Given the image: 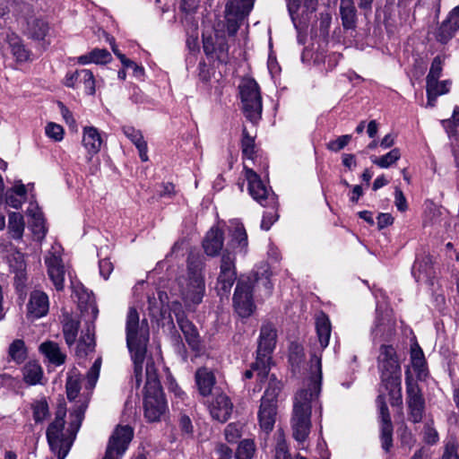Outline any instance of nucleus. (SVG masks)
<instances>
[{
    "instance_id": "nucleus-12",
    "label": "nucleus",
    "mask_w": 459,
    "mask_h": 459,
    "mask_svg": "<svg viewBox=\"0 0 459 459\" xmlns=\"http://www.w3.org/2000/svg\"><path fill=\"white\" fill-rule=\"evenodd\" d=\"M235 256L229 251L222 254L216 290L220 296H228L236 281Z\"/></svg>"
},
{
    "instance_id": "nucleus-8",
    "label": "nucleus",
    "mask_w": 459,
    "mask_h": 459,
    "mask_svg": "<svg viewBox=\"0 0 459 459\" xmlns=\"http://www.w3.org/2000/svg\"><path fill=\"white\" fill-rule=\"evenodd\" d=\"M247 189L252 198L264 207L275 208L278 205L277 196L271 187H268L260 176L252 169L244 168Z\"/></svg>"
},
{
    "instance_id": "nucleus-48",
    "label": "nucleus",
    "mask_w": 459,
    "mask_h": 459,
    "mask_svg": "<svg viewBox=\"0 0 459 459\" xmlns=\"http://www.w3.org/2000/svg\"><path fill=\"white\" fill-rule=\"evenodd\" d=\"M241 150L245 158L253 159L255 154V139L249 135L246 127L242 130Z\"/></svg>"
},
{
    "instance_id": "nucleus-42",
    "label": "nucleus",
    "mask_w": 459,
    "mask_h": 459,
    "mask_svg": "<svg viewBox=\"0 0 459 459\" xmlns=\"http://www.w3.org/2000/svg\"><path fill=\"white\" fill-rule=\"evenodd\" d=\"M88 403L87 401H78L75 403V407L70 413L71 417V428L72 429L77 431L81 427L82 421L84 418V413L87 409Z\"/></svg>"
},
{
    "instance_id": "nucleus-29",
    "label": "nucleus",
    "mask_w": 459,
    "mask_h": 459,
    "mask_svg": "<svg viewBox=\"0 0 459 459\" xmlns=\"http://www.w3.org/2000/svg\"><path fill=\"white\" fill-rule=\"evenodd\" d=\"M124 134L135 145L139 152L140 159L142 161L148 160L147 155V143L143 139V136L140 130L135 129L130 126H125L122 127Z\"/></svg>"
},
{
    "instance_id": "nucleus-47",
    "label": "nucleus",
    "mask_w": 459,
    "mask_h": 459,
    "mask_svg": "<svg viewBox=\"0 0 459 459\" xmlns=\"http://www.w3.org/2000/svg\"><path fill=\"white\" fill-rule=\"evenodd\" d=\"M411 359L414 370L417 371L419 375H421V373L424 371L425 358L422 350L418 344H415V346L411 347Z\"/></svg>"
},
{
    "instance_id": "nucleus-55",
    "label": "nucleus",
    "mask_w": 459,
    "mask_h": 459,
    "mask_svg": "<svg viewBox=\"0 0 459 459\" xmlns=\"http://www.w3.org/2000/svg\"><path fill=\"white\" fill-rule=\"evenodd\" d=\"M45 132L49 138L56 142L61 141L64 137L63 127L56 123H48L46 126Z\"/></svg>"
},
{
    "instance_id": "nucleus-13",
    "label": "nucleus",
    "mask_w": 459,
    "mask_h": 459,
    "mask_svg": "<svg viewBox=\"0 0 459 459\" xmlns=\"http://www.w3.org/2000/svg\"><path fill=\"white\" fill-rule=\"evenodd\" d=\"M253 284L249 278H240L238 281L233 304L237 313L242 317L249 316L254 310Z\"/></svg>"
},
{
    "instance_id": "nucleus-46",
    "label": "nucleus",
    "mask_w": 459,
    "mask_h": 459,
    "mask_svg": "<svg viewBox=\"0 0 459 459\" xmlns=\"http://www.w3.org/2000/svg\"><path fill=\"white\" fill-rule=\"evenodd\" d=\"M245 425L241 422H232L224 429L225 438L229 443H236L243 435Z\"/></svg>"
},
{
    "instance_id": "nucleus-24",
    "label": "nucleus",
    "mask_w": 459,
    "mask_h": 459,
    "mask_svg": "<svg viewBox=\"0 0 459 459\" xmlns=\"http://www.w3.org/2000/svg\"><path fill=\"white\" fill-rule=\"evenodd\" d=\"M195 378L199 394L204 397L210 395L216 383L214 374L207 368H200L196 370Z\"/></svg>"
},
{
    "instance_id": "nucleus-7",
    "label": "nucleus",
    "mask_w": 459,
    "mask_h": 459,
    "mask_svg": "<svg viewBox=\"0 0 459 459\" xmlns=\"http://www.w3.org/2000/svg\"><path fill=\"white\" fill-rule=\"evenodd\" d=\"M276 343V330L274 326L266 323L261 327L256 359L253 363L254 368H260V374H266L271 369V354Z\"/></svg>"
},
{
    "instance_id": "nucleus-34",
    "label": "nucleus",
    "mask_w": 459,
    "mask_h": 459,
    "mask_svg": "<svg viewBox=\"0 0 459 459\" xmlns=\"http://www.w3.org/2000/svg\"><path fill=\"white\" fill-rule=\"evenodd\" d=\"M23 380L29 385L40 383L43 377L41 366L36 361H29L22 369Z\"/></svg>"
},
{
    "instance_id": "nucleus-9",
    "label": "nucleus",
    "mask_w": 459,
    "mask_h": 459,
    "mask_svg": "<svg viewBox=\"0 0 459 459\" xmlns=\"http://www.w3.org/2000/svg\"><path fill=\"white\" fill-rule=\"evenodd\" d=\"M255 0H227L224 18L230 36H234L244 19L253 9Z\"/></svg>"
},
{
    "instance_id": "nucleus-20",
    "label": "nucleus",
    "mask_w": 459,
    "mask_h": 459,
    "mask_svg": "<svg viewBox=\"0 0 459 459\" xmlns=\"http://www.w3.org/2000/svg\"><path fill=\"white\" fill-rule=\"evenodd\" d=\"M223 244V231L215 227L210 229L203 240L204 250L210 256H217L221 251Z\"/></svg>"
},
{
    "instance_id": "nucleus-23",
    "label": "nucleus",
    "mask_w": 459,
    "mask_h": 459,
    "mask_svg": "<svg viewBox=\"0 0 459 459\" xmlns=\"http://www.w3.org/2000/svg\"><path fill=\"white\" fill-rule=\"evenodd\" d=\"M82 145L88 152V160H91L101 147L102 139L99 130L94 126H85L82 134Z\"/></svg>"
},
{
    "instance_id": "nucleus-18",
    "label": "nucleus",
    "mask_w": 459,
    "mask_h": 459,
    "mask_svg": "<svg viewBox=\"0 0 459 459\" xmlns=\"http://www.w3.org/2000/svg\"><path fill=\"white\" fill-rule=\"evenodd\" d=\"M45 264L48 268V274L56 290H62L65 282V269L62 259L59 255L50 253L46 256Z\"/></svg>"
},
{
    "instance_id": "nucleus-30",
    "label": "nucleus",
    "mask_w": 459,
    "mask_h": 459,
    "mask_svg": "<svg viewBox=\"0 0 459 459\" xmlns=\"http://www.w3.org/2000/svg\"><path fill=\"white\" fill-rule=\"evenodd\" d=\"M39 351L48 358L50 363L60 366L65 361V354L61 351L59 345L52 341L44 342L39 346Z\"/></svg>"
},
{
    "instance_id": "nucleus-28",
    "label": "nucleus",
    "mask_w": 459,
    "mask_h": 459,
    "mask_svg": "<svg viewBox=\"0 0 459 459\" xmlns=\"http://www.w3.org/2000/svg\"><path fill=\"white\" fill-rule=\"evenodd\" d=\"M340 14L344 29L351 30L356 27L357 10L353 0H340Z\"/></svg>"
},
{
    "instance_id": "nucleus-61",
    "label": "nucleus",
    "mask_w": 459,
    "mask_h": 459,
    "mask_svg": "<svg viewBox=\"0 0 459 459\" xmlns=\"http://www.w3.org/2000/svg\"><path fill=\"white\" fill-rule=\"evenodd\" d=\"M421 273H424L426 276H429L431 274V267L428 265L426 262L423 265V261H416L412 267V273L417 280H420Z\"/></svg>"
},
{
    "instance_id": "nucleus-17",
    "label": "nucleus",
    "mask_w": 459,
    "mask_h": 459,
    "mask_svg": "<svg viewBox=\"0 0 459 459\" xmlns=\"http://www.w3.org/2000/svg\"><path fill=\"white\" fill-rule=\"evenodd\" d=\"M48 296L42 290H33L27 305L28 316L33 319L40 318L48 314Z\"/></svg>"
},
{
    "instance_id": "nucleus-5",
    "label": "nucleus",
    "mask_w": 459,
    "mask_h": 459,
    "mask_svg": "<svg viewBox=\"0 0 459 459\" xmlns=\"http://www.w3.org/2000/svg\"><path fill=\"white\" fill-rule=\"evenodd\" d=\"M238 88L244 115L251 123L256 124L261 119L263 110L259 86L254 79L245 78Z\"/></svg>"
},
{
    "instance_id": "nucleus-64",
    "label": "nucleus",
    "mask_w": 459,
    "mask_h": 459,
    "mask_svg": "<svg viewBox=\"0 0 459 459\" xmlns=\"http://www.w3.org/2000/svg\"><path fill=\"white\" fill-rule=\"evenodd\" d=\"M424 440L430 445L435 444L438 440L437 430L428 423L424 426Z\"/></svg>"
},
{
    "instance_id": "nucleus-11",
    "label": "nucleus",
    "mask_w": 459,
    "mask_h": 459,
    "mask_svg": "<svg viewBox=\"0 0 459 459\" xmlns=\"http://www.w3.org/2000/svg\"><path fill=\"white\" fill-rule=\"evenodd\" d=\"M286 4L294 27L303 30L316 10L317 0H286Z\"/></svg>"
},
{
    "instance_id": "nucleus-27",
    "label": "nucleus",
    "mask_w": 459,
    "mask_h": 459,
    "mask_svg": "<svg viewBox=\"0 0 459 459\" xmlns=\"http://www.w3.org/2000/svg\"><path fill=\"white\" fill-rule=\"evenodd\" d=\"M316 330L320 344V350L323 351L329 344L332 331L330 319L325 313H321L316 316Z\"/></svg>"
},
{
    "instance_id": "nucleus-43",
    "label": "nucleus",
    "mask_w": 459,
    "mask_h": 459,
    "mask_svg": "<svg viewBox=\"0 0 459 459\" xmlns=\"http://www.w3.org/2000/svg\"><path fill=\"white\" fill-rule=\"evenodd\" d=\"M8 354L16 363H22L27 355L24 342L20 339L14 340L9 346Z\"/></svg>"
},
{
    "instance_id": "nucleus-19",
    "label": "nucleus",
    "mask_w": 459,
    "mask_h": 459,
    "mask_svg": "<svg viewBox=\"0 0 459 459\" xmlns=\"http://www.w3.org/2000/svg\"><path fill=\"white\" fill-rule=\"evenodd\" d=\"M232 409L233 405L230 398L224 394H217L209 405L211 416L220 422H225L229 420Z\"/></svg>"
},
{
    "instance_id": "nucleus-1",
    "label": "nucleus",
    "mask_w": 459,
    "mask_h": 459,
    "mask_svg": "<svg viewBox=\"0 0 459 459\" xmlns=\"http://www.w3.org/2000/svg\"><path fill=\"white\" fill-rule=\"evenodd\" d=\"M322 385L321 356L314 353L310 359V376L297 391L293 400L290 428L293 438L299 444L304 443L311 430L312 410L317 415L319 424L322 420L323 406L320 401Z\"/></svg>"
},
{
    "instance_id": "nucleus-35",
    "label": "nucleus",
    "mask_w": 459,
    "mask_h": 459,
    "mask_svg": "<svg viewBox=\"0 0 459 459\" xmlns=\"http://www.w3.org/2000/svg\"><path fill=\"white\" fill-rule=\"evenodd\" d=\"M25 222L23 216L19 212H11L8 217V231L14 239H21L23 235Z\"/></svg>"
},
{
    "instance_id": "nucleus-53",
    "label": "nucleus",
    "mask_w": 459,
    "mask_h": 459,
    "mask_svg": "<svg viewBox=\"0 0 459 459\" xmlns=\"http://www.w3.org/2000/svg\"><path fill=\"white\" fill-rule=\"evenodd\" d=\"M178 427L182 435L192 436L194 433V425L191 418L185 412H180L178 415Z\"/></svg>"
},
{
    "instance_id": "nucleus-41",
    "label": "nucleus",
    "mask_w": 459,
    "mask_h": 459,
    "mask_svg": "<svg viewBox=\"0 0 459 459\" xmlns=\"http://www.w3.org/2000/svg\"><path fill=\"white\" fill-rule=\"evenodd\" d=\"M401 158V152L398 148L391 150L386 154L381 157H371V161L382 169H387L394 164Z\"/></svg>"
},
{
    "instance_id": "nucleus-40",
    "label": "nucleus",
    "mask_w": 459,
    "mask_h": 459,
    "mask_svg": "<svg viewBox=\"0 0 459 459\" xmlns=\"http://www.w3.org/2000/svg\"><path fill=\"white\" fill-rule=\"evenodd\" d=\"M256 450L255 443L252 438H245L238 443L236 450V459H252Z\"/></svg>"
},
{
    "instance_id": "nucleus-10",
    "label": "nucleus",
    "mask_w": 459,
    "mask_h": 459,
    "mask_svg": "<svg viewBox=\"0 0 459 459\" xmlns=\"http://www.w3.org/2000/svg\"><path fill=\"white\" fill-rule=\"evenodd\" d=\"M134 437V429L128 426L118 425L108 439L103 459H121Z\"/></svg>"
},
{
    "instance_id": "nucleus-58",
    "label": "nucleus",
    "mask_w": 459,
    "mask_h": 459,
    "mask_svg": "<svg viewBox=\"0 0 459 459\" xmlns=\"http://www.w3.org/2000/svg\"><path fill=\"white\" fill-rule=\"evenodd\" d=\"M381 370L389 376H393L400 371V366L396 357L379 365Z\"/></svg>"
},
{
    "instance_id": "nucleus-60",
    "label": "nucleus",
    "mask_w": 459,
    "mask_h": 459,
    "mask_svg": "<svg viewBox=\"0 0 459 459\" xmlns=\"http://www.w3.org/2000/svg\"><path fill=\"white\" fill-rule=\"evenodd\" d=\"M118 59L126 68H131L134 70V73L136 76H141L143 74V68L139 66L135 62L127 58L124 54L118 55Z\"/></svg>"
},
{
    "instance_id": "nucleus-25",
    "label": "nucleus",
    "mask_w": 459,
    "mask_h": 459,
    "mask_svg": "<svg viewBox=\"0 0 459 459\" xmlns=\"http://www.w3.org/2000/svg\"><path fill=\"white\" fill-rule=\"evenodd\" d=\"M48 24L40 18L34 16L26 20V27L23 29L24 33L30 39L40 40L43 39L48 32Z\"/></svg>"
},
{
    "instance_id": "nucleus-50",
    "label": "nucleus",
    "mask_w": 459,
    "mask_h": 459,
    "mask_svg": "<svg viewBox=\"0 0 459 459\" xmlns=\"http://www.w3.org/2000/svg\"><path fill=\"white\" fill-rule=\"evenodd\" d=\"M67 398L72 401L74 400L81 390V380L76 375L69 376L65 384Z\"/></svg>"
},
{
    "instance_id": "nucleus-54",
    "label": "nucleus",
    "mask_w": 459,
    "mask_h": 459,
    "mask_svg": "<svg viewBox=\"0 0 459 459\" xmlns=\"http://www.w3.org/2000/svg\"><path fill=\"white\" fill-rule=\"evenodd\" d=\"M278 205L275 208H271L272 211L266 212L263 215L261 221V229L264 230H269L275 221H277L279 215L277 213Z\"/></svg>"
},
{
    "instance_id": "nucleus-21",
    "label": "nucleus",
    "mask_w": 459,
    "mask_h": 459,
    "mask_svg": "<svg viewBox=\"0 0 459 459\" xmlns=\"http://www.w3.org/2000/svg\"><path fill=\"white\" fill-rule=\"evenodd\" d=\"M277 404L270 403L265 400H261L258 411V420L262 430L269 433L273 430L276 420Z\"/></svg>"
},
{
    "instance_id": "nucleus-22",
    "label": "nucleus",
    "mask_w": 459,
    "mask_h": 459,
    "mask_svg": "<svg viewBox=\"0 0 459 459\" xmlns=\"http://www.w3.org/2000/svg\"><path fill=\"white\" fill-rule=\"evenodd\" d=\"M451 84L450 80L426 82L427 107H435L437 97L448 93Z\"/></svg>"
},
{
    "instance_id": "nucleus-37",
    "label": "nucleus",
    "mask_w": 459,
    "mask_h": 459,
    "mask_svg": "<svg viewBox=\"0 0 459 459\" xmlns=\"http://www.w3.org/2000/svg\"><path fill=\"white\" fill-rule=\"evenodd\" d=\"M30 408L36 423L43 422L49 416V406L45 396L33 400Z\"/></svg>"
},
{
    "instance_id": "nucleus-26",
    "label": "nucleus",
    "mask_w": 459,
    "mask_h": 459,
    "mask_svg": "<svg viewBox=\"0 0 459 459\" xmlns=\"http://www.w3.org/2000/svg\"><path fill=\"white\" fill-rule=\"evenodd\" d=\"M63 317V334L66 344L72 346L77 339L80 321L68 312L64 313Z\"/></svg>"
},
{
    "instance_id": "nucleus-16",
    "label": "nucleus",
    "mask_w": 459,
    "mask_h": 459,
    "mask_svg": "<svg viewBox=\"0 0 459 459\" xmlns=\"http://www.w3.org/2000/svg\"><path fill=\"white\" fill-rule=\"evenodd\" d=\"M376 403L379 414L378 418L381 446L385 452H389L393 446L394 426L384 395H378L377 397Z\"/></svg>"
},
{
    "instance_id": "nucleus-45",
    "label": "nucleus",
    "mask_w": 459,
    "mask_h": 459,
    "mask_svg": "<svg viewBox=\"0 0 459 459\" xmlns=\"http://www.w3.org/2000/svg\"><path fill=\"white\" fill-rule=\"evenodd\" d=\"M281 390V383L276 379V377L272 375L270 378V382L268 387L266 388L264 396L261 400H265L270 402V403H277V396Z\"/></svg>"
},
{
    "instance_id": "nucleus-59",
    "label": "nucleus",
    "mask_w": 459,
    "mask_h": 459,
    "mask_svg": "<svg viewBox=\"0 0 459 459\" xmlns=\"http://www.w3.org/2000/svg\"><path fill=\"white\" fill-rule=\"evenodd\" d=\"M13 259L15 261V264H13V262L11 261L10 266L13 268V272L16 273L17 277H22L26 268L23 255L21 253H17L13 256Z\"/></svg>"
},
{
    "instance_id": "nucleus-49",
    "label": "nucleus",
    "mask_w": 459,
    "mask_h": 459,
    "mask_svg": "<svg viewBox=\"0 0 459 459\" xmlns=\"http://www.w3.org/2000/svg\"><path fill=\"white\" fill-rule=\"evenodd\" d=\"M232 242L235 248L246 253L247 247V234L243 226L236 227L232 234Z\"/></svg>"
},
{
    "instance_id": "nucleus-51",
    "label": "nucleus",
    "mask_w": 459,
    "mask_h": 459,
    "mask_svg": "<svg viewBox=\"0 0 459 459\" xmlns=\"http://www.w3.org/2000/svg\"><path fill=\"white\" fill-rule=\"evenodd\" d=\"M444 66V58L437 56L433 58L429 74L426 77V82L438 80L442 75Z\"/></svg>"
},
{
    "instance_id": "nucleus-4",
    "label": "nucleus",
    "mask_w": 459,
    "mask_h": 459,
    "mask_svg": "<svg viewBox=\"0 0 459 459\" xmlns=\"http://www.w3.org/2000/svg\"><path fill=\"white\" fill-rule=\"evenodd\" d=\"M146 383L143 392L144 417L149 422L160 421L167 411V403L152 361L145 368Z\"/></svg>"
},
{
    "instance_id": "nucleus-32",
    "label": "nucleus",
    "mask_w": 459,
    "mask_h": 459,
    "mask_svg": "<svg viewBox=\"0 0 459 459\" xmlns=\"http://www.w3.org/2000/svg\"><path fill=\"white\" fill-rule=\"evenodd\" d=\"M6 41L11 48V52L17 62L22 63L30 59V53L22 42V39L15 33H9L6 36Z\"/></svg>"
},
{
    "instance_id": "nucleus-52",
    "label": "nucleus",
    "mask_w": 459,
    "mask_h": 459,
    "mask_svg": "<svg viewBox=\"0 0 459 459\" xmlns=\"http://www.w3.org/2000/svg\"><path fill=\"white\" fill-rule=\"evenodd\" d=\"M456 30H454V27H452V24H449L446 20L441 23L437 34V39L441 43H446L448 40H450L455 33L456 32Z\"/></svg>"
},
{
    "instance_id": "nucleus-44",
    "label": "nucleus",
    "mask_w": 459,
    "mask_h": 459,
    "mask_svg": "<svg viewBox=\"0 0 459 459\" xmlns=\"http://www.w3.org/2000/svg\"><path fill=\"white\" fill-rule=\"evenodd\" d=\"M200 0H182L181 10L186 13L185 22L189 23L192 30H197V22L189 16L190 13H194L199 6Z\"/></svg>"
},
{
    "instance_id": "nucleus-62",
    "label": "nucleus",
    "mask_w": 459,
    "mask_h": 459,
    "mask_svg": "<svg viewBox=\"0 0 459 459\" xmlns=\"http://www.w3.org/2000/svg\"><path fill=\"white\" fill-rule=\"evenodd\" d=\"M396 357L395 351L391 345H382L380 347V354L378 356L379 365Z\"/></svg>"
},
{
    "instance_id": "nucleus-38",
    "label": "nucleus",
    "mask_w": 459,
    "mask_h": 459,
    "mask_svg": "<svg viewBox=\"0 0 459 459\" xmlns=\"http://www.w3.org/2000/svg\"><path fill=\"white\" fill-rule=\"evenodd\" d=\"M95 346L94 334L91 331L90 326L87 327L86 333H82L81 335L77 348L76 354L80 357L86 356L89 352H91Z\"/></svg>"
},
{
    "instance_id": "nucleus-36",
    "label": "nucleus",
    "mask_w": 459,
    "mask_h": 459,
    "mask_svg": "<svg viewBox=\"0 0 459 459\" xmlns=\"http://www.w3.org/2000/svg\"><path fill=\"white\" fill-rule=\"evenodd\" d=\"M75 81L79 82V88L82 86L87 94L95 93V78L92 71L89 69L75 71Z\"/></svg>"
},
{
    "instance_id": "nucleus-2",
    "label": "nucleus",
    "mask_w": 459,
    "mask_h": 459,
    "mask_svg": "<svg viewBox=\"0 0 459 459\" xmlns=\"http://www.w3.org/2000/svg\"><path fill=\"white\" fill-rule=\"evenodd\" d=\"M204 263L195 255L186 261V272L178 276L170 292L181 298L186 307L197 306L205 295Z\"/></svg>"
},
{
    "instance_id": "nucleus-63",
    "label": "nucleus",
    "mask_w": 459,
    "mask_h": 459,
    "mask_svg": "<svg viewBox=\"0 0 459 459\" xmlns=\"http://www.w3.org/2000/svg\"><path fill=\"white\" fill-rule=\"evenodd\" d=\"M274 459H291L284 440L278 441L275 447Z\"/></svg>"
},
{
    "instance_id": "nucleus-57",
    "label": "nucleus",
    "mask_w": 459,
    "mask_h": 459,
    "mask_svg": "<svg viewBox=\"0 0 459 459\" xmlns=\"http://www.w3.org/2000/svg\"><path fill=\"white\" fill-rule=\"evenodd\" d=\"M90 53L95 64H106L111 59V55L106 49L95 48Z\"/></svg>"
},
{
    "instance_id": "nucleus-3",
    "label": "nucleus",
    "mask_w": 459,
    "mask_h": 459,
    "mask_svg": "<svg viewBox=\"0 0 459 459\" xmlns=\"http://www.w3.org/2000/svg\"><path fill=\"white\" fill-rule=\"evenodd\" d=\"M126 345L134 363V377L136 387L142 381L143 365L149 342V325L145 319L140 323L139 314L134 307H129L126 321Z\"/></svg>"
},
{
    "instance_id": "nucleus-39",
    "label": "nucleus",
    "mask_w": 459,
    "mask_h": 459,
    "mask_svg": "<svg viewBox=\"0 0 459 459\" xmlns=\"http://www.w3.org/2000/svg\"><path fill=\"white\" fill-rule=\"evenodd\" d=\"M30 228L37 240L41 241L46 237L48 229L43 213L40 211L31 213Z\"/></svg>"
},
{
    "instance_id": "nucleus-33",
    "label": "nucleus",
    "mask_w": 459,
    "mask_h": 459,
    "mask_svg": "<svg viewBox=\"0 0 459 459\" xmlns=\"http://www.w3.org/2000/svg\"><path fill=\"white\" fill-rule=\"evenodd\" d=\"M26 193L23 184L13 186L5 193V204L14 209H19L26 199Z\"/></svg>"
},
{
    "instance_id": "nucleus-14",
    "label": "nucleus",
    "mask_w": 459,
    "mask_h": 459,
    "mask_svg": "<svg viewBox=\"0 0 459 459\" xmlns=\"http://www.w3.org/2000/svg\"><path fill=\"white\" fill-rule=\"evenodd\" d=\"M177 309H173L178 327L192 351L199 352L203 349L202 339L196 326L186 316L179 302H175Z\"/></svg>"
},
{
    "instance_id": "nucleus-56",
    "label": "nucleus",
    "mask_w": 459,
    "mask_h": 459,
    "mask_svg": "<svg viewBox=\"0 0 459 459\" xmlns=\"http://www.w3.org/2000/svg\"><path fill=\"white\" fill-rule=\"evenodd\" d=\"M351 139V135L350 134L339 136L337 139L332 140L327 143V149L337 152L342 150L350 143Z\"/></svg>"
},
{
    "instance_id": "nucleus-15",
    "label": "nucleus",
    "mask_w": 459,
    "mask_h": 459,
    "mask_svg": "<svg viewBox=\"0 0 459 459\" xmlns=\"http://www.w3.org/2000/svg\"><path fill=\"white\" fill-rule=\"evenodd\" d=\"M406 395L408 419L413 423H419L423 418L425 400L418 385L412 383L410 377L406 378Z\"/></svg>"
},
{
    "instance_id": "nucleus-6",
    "label": "nucleus",
    "mask_w": 459,
    "mask_h": 459,
    "mask_svg": "<svg viewBox=\"0 0 459 459\" xmlns=\"http://www.w3.org/2000/svg\"><path fill=\"white\" fill-rule=\"evenodd\" d=\"M65 414V406L59 404L56 411L55 420L49 424L46 433L49 447L57 455L58 459H65L71 447V443L63 432Z\"/></svg>"
},
{
    "instance_id": "nucleus-31",
    "label": "nucleus",
    "mask_w": 459,
    "mask_h": 459,
    "mask_svg": "<svg viewBox=\"0 0 459 459\" xmlns=\"http://www.w3.org/2000/svg\"><path fill=\"white\" fill-rule=\"evenodd\" d=\"M394 333V323L390 319L377 316L372 328V335L381 341L389 339Z\"/></svg>"
}]
</instances>
